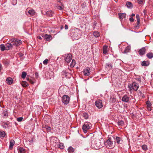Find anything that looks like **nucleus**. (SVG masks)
Returning a JSON list of instances; mask_svg holds the SVG:
<instances>
[{"mask_svg":"<svg viewBox=\"0 0 153 153\" xmlns=\"http://www.w3.org/2000/svg\"><path fill=\"white\" fill-rule=\"evenodd\" d=\"M79 30L77 29L73 30L70 33V36L74 40H77L80 37V35L79 33Z\"/></svg>","mask_w":153,"mask_h":153,"instance_id":"obj_1","label":"nucleus"},{"mask_svg":"<svg viewBox=\"0 0 153 153\" xmlns=\"http://www.w3.org/2000/svg\"><path fill=\"white\" fill-rule=\"evenodd\" d=\"M9 42H11L13 45L15 46H18L21 45L22 43V41L19 39H17L12 38L9 41Z\"/></svg>","mask_w":153,"mask_h":153,"instance_id":"obj_2","label":"nucleus"},{"mask_svg":"<svg viewBox=\"0 0 153 153\" xmlns=\"http://www.w3.org/2000/svg\"><path fill=\"white\" fill-rule=\"evenodd\" d=\"M103 144H101V142L100 140L96 141L94 144L92 143L91 146L95 149H98L101 148L103 146Z\"/></svg>","mask_w":153,"mask_h":153,"instance_id":"obj_3","label":"nucleus"},{"mask_svg":"<svg viewBox=\"0 0 153 153\" xmlns=\"http://www.w3.org/2000/svg\"><path fill=\"white\" fill-rule=\"evenodd\" d=\"M91 125L90 123L88 122H85L82 126V129L84 133H86L87 131L90 129Z\"/></svg>","mask_w":153,"mask_h":153,"instance_id":"obj_4","label":"nucleus"},{"mask_svg":"<svg viewBox=\"0 0 153 153\" xmlns=\"http://www.w3.org/2000/svg\"><path fill=\"white\" fill-rule=\"evenodd\" d=\"M128 86L130 90H133L137 91L139 87V85L136 82H133L131 85H128Z\"/></svg>","mask_w":153,"mask_h":153,"instance_id":"obj_5","label":"nucleus"},{"mask_svg":"<svg viewBox=\"0 0 153 153\" xmlns=\"http://www.w3.org/2000/svg\"><path fill=\"white\" fill-rule=\"evenodd\" d=\"M104 144L106 146V147L109 149H111L114 146L113 144V143L111 140L110 139H108L106 142H105Z\"/></svg>","mask_w":153,"mask_h":153,"instance_id":"obj_6","label":"nucleus"},{"mask_svg":"<svg viewBox=\"0 0 153 153\" xmlns=\"http://www.w3.org/2000/svg\"><path fill=\"white\" fill-rule=\"evenodd\" d=\"M70 100V97L68 96L64 95L62 97V101L63 103L66 105L68 103Z\"/></svg>","mask_w":153,"mask_h":153,"instance_id":"obj_7","label":"nucleus"},{"mask_svg":"<svg viewBox=\"0 0 153 153\" xmlns=\"http://www.w3.org/2000/svg\"><path fill=\"white\" fill-rule=\"evenodd\" d=\"M64 57L65 61L67 63L70 62L71 61L72 58V56L71 54H65Z\"/></svg>","mask_w":153,"mask_h":153,"instance_id":"obj_8","label":"nucleus"},{"mask_svg":"<svg viewBox=\"0 0 153 153\" xmlns=\"http://www.w3.org/2000/svg\"><path fill=\"white\" fill-rule=\"evenodd\" d=\"M95 105L98 108H101L103 106L102 101L100 100H97L96 101Z\"/></svg>","mask_w":153,"mask_h":153,"instance_id":"obj_9","label":"nucleus"},{"mask_svg":"<svg viewBox=\"0 0 153 153\" xmlns=\"http://www.w3.org/2000/svg\"><path fill=\"white\" fill-rule=\"evenodd\" d=\"M10 123L8 121L2 122L1 125L3 128H7L10 125Z\"/></svg>","mask_w":153,"mask_h":153,"instance_id":"obj_10","label":"nucleus"},{"mask_svg":"<svg viewBox=\"0 0 153 153\" xmlns=\"http://www.w3.org/2000/svg\"><path fill=\"white\" fill-rule=\"evenodd\" d=\"M84 75L85 76H88L90 74V69L89 68H86L83 71Z\"/></svg>","mask_w":153,"mask_h":153,"instance_id":"obj_11","label":"nucleus"},{"mask_svg":"<svg viewBox=\"0 0 153 153\" xmlns=\"http://www.w3.org/2000/svg\"><path fill=\"white\" fill-rule=\"evenodd\" d=\"M47 41H50L52 39V36L50 35L45 34L42 36Z\"/></svg>","mask_w":153,"mask_h":153,"instance_id":"obj_12","label":"nucleus"},{"mask_svg":"<svg viewBox=\"0 0 153 153\" xmlns=\"http://www.w3.org/2000/svg\"><path fill=\"white\" fill-rule=\"evenodd\" d=\"M146 51V49L145 47H143L139 50L138 52L140 56H142L145 54Z\"/></svg>","mask_w":153,"mask_h":153,"instance_id":"obj_13","label":"nucleus"},{"mask_svg":"<svg viewBox=\"0 0 153 153\" xmlns=\"http://www.w3.org/2000/svg\"><path fill=\"white\" fill-rule=\"evenodd\" d=\"M6 50H8L12 49L13 48V45L11 42L7 43L6 45Z\"/></svg>","mask_w":153,"mask_h":153,"instance_id":"obj_14","label":"nucleus"},{"mask_svg":"<svg viewBox=\"0 0 153 153\" xmlns=\"http://www.w3.org/2000/svg\"><path fill=\"white\" fill-rule=\"evenodd\" d=\"M129 100V97L126 95H125L122 99V101L125 102H128Z\"/></svg>","mask_w":153,"mask_h":153,"instance_id":"obj_15","label":"nucleus"},{"mask_svg":"<svg viewBox=\"0 0 153 153\" xmlns=\"http://www.w3.org/2000/svg\"><path fill=\"white\" fill-rule=\"evenodd\" d=\"M6 80L7 82V83L8 85H11L13 83V79L10 77H8L7 78Z\"/></svg>","mask_w":153,"mask_h":153,"instance_id":"obj_16","label":"nucleus"},{"mask_svg":"<svg viewBox=\"0 0 153 153\" xmlns=\"http://www.w3.org/2000/svg\"><path fill=\"white\" fill-rule=\"evenodd\" d=\"M119 17L122 21L126 17V14L125 13H119L118 14Z\"/></svg>","mask_w":153,"mask_h":153,"instance_id":"obj_17","label":"nucleus"},{"mask_svg":"<svg viewBox=\"0 0 153 153\" xmlns=\"http://www.w3.org/2000/svg\"><path fill=\"white\" fill-rule=\"evenodd\" d=\"M18 153H25L26 151L25 149L22 147H19L18 149Z\"/></svg>","mask_w":153,"mask_h":153,"instance_id":"obj_18","label":"nucleus"},{"mask_svg":"<svg viewBox=\"0 0 153 153\" xmlns=\"http://www.w3.org/2000/svg\"><path fill=\"white\" fill-rule=\"evenodd\" d=\"M149 64V62L147 61H143L141 62V65L142 66H148Z\"/></svg>","mask_w":153,"mask_h":153,"instance_id":"obj_19","label":"nucleus"},{"mask_svg":"<svg viewBox=\"0 0 153 153\" xmlns=\"http://www.w3.org/2000/svg\"><path fill=\"white\" fill-rule=\"evenodd\" d=\"M115 142H116L118 144H120L122 143V140L120 137H116Z\"/></svg>","mask_w":153,"mask_h":153,"instance_id":"obj_20","label":"nucleus"},{"mask_svg":"<svg viewBox=\"0 0 153 153\" xmlns=\"http://www.w3.org/2000/svg\"><path fill=\"white\" fill-rule=\"evenodd\" d=\"M2 115L4 118H7L8 115V112L7 111H4L2 113Z\"/></svg>","mask_w":153,"mask_h":153,"instance_id":"obj_21","label":"nucleus"},{"mask_svg":"<svg viewBox=\"0 0 153 153\" xmlns=\"http://www.w3.org/2000/svg\"><path fill=\"white\" fill-rule=\"evenodd\" d=\"M6 135V133L5 131L2 130H0V137L3 138L5 137Z\"/></svg>","mask_w":153,"mask_h":153,"instance_id":"obj_22","label":"nucleus"},{"mask_svg":"<svg viewBox=\"0 0 153 153\" xmlns=\"http://www.w3.org/2000/svg\"><path fill=\"white\" fill-rule=\"evenodd\" d=\"M106 68H109L110 69H111L112 68V65L110 63H108L106 64L105 66Z\"/></svg>","mask_w":153,"mask_h":153,"instance_id":"obj_23","label":"nucleus"},{"mask_svg":"<svg viewBox=\"0 0 153 153\" xmlns=\"http://www.w3.org/2000/svg\"><path fill=\"white\" fill-rule=\"evenodd\" d=\"M146 56L149 59H152L153 57V53L152 52L148 53L146 54Z\"/></svg>","mask_w":153,"mask_h":153,"instance_id":"obj_24","label":"nucleus"},{"mask_svg":"<svg viewBox=\"0 0 153 153\" xmlns=\"http://www.w3.org/2000/svg\"><path fill=\"white\" fill-rule=\"evenodd\" d=\"M53 13V12L51 10L47 11L46 13V14L49 16H52Z\"/></svg>","mask_w":153,"mask_h":153,"instance_id":"obj_25","label":"nucleus"},{"mask_svg":"<svg viewBox=\"0 0 153 153\" xmlns=\"http://www.w3.org/2000/svg\"><path fill=\"white\" fill-rule=\"evenodd\" d=\"M58 147L61 149H63L64 148V146L63 143L59 142L58 145Z\"/></svg>","mask_w":153,"mask_h":153,"instance_id":"obj_26","label":"nucleus"},{"mask_svg":"<svg viewBox=\"0 0 153 153\" xmlns=\"http://www.w3.org/2000/svg\"><path fill=\"white\" fill-rule=\"evenodd\" d=\"M15 142L13 140H11L10 141L9 148H12Z\"/></svg>","mask_w":153,"mask_h":153,"instance_id":"obj_27","label":"nucleus"},{"mask_svg":"<svg viewBox=\"0 0 153 153\" xmlns=\"http://www.w3.org/2000/svg\"><path fill=\"white\" fill-rule=\"evenodd\" d=\"M76 61L74 59H73L70 65V67L71 68H73L76 64Z\"/></svg>","mask_w":153,"mask_h":153,"instance_id":"obj_28","label":"nucleus"},{"mask_svg":"<svg viewBox=\"0 0 153 153\" xmlns=\"http://www.w3.org/2000/svg\"><path fill=\"white\" fill-rule=\"evenodd\" d=\"M93 34L95 37H97L100 35L99 33L97 31H94Z\"/></svg>","mask_w":153,"mask_h":153,"instance_id":"obj_29","label":"nucleus"},{"mask_svg":"<svg viewBox=\"0 0 153 153\" xmlns=\"http://www.w3.org/2000/svg\"><path fill=\"white\" fill-rule=\"evenodd\" d=\"M28 13L31 15H33L35 14V12L33 10H31L28 11Z\"/></svg>","mask_w":153,"mask_h":153,"instance_id":"obj_30","label":"nucleus"},{"mask_svg":"<svg viewBox=\"0 0 153 153\" xmlns=\"http://www.w3.org/2000/svg\"><path fill=\"white\" fill-rule=\"evenodd\" d=\"M0 48L2 51L6 50V46H5L4 44H1L0 45Z\"/></svg>","mask_w":153,"mask_h":153,"instance_id":"obj_31","label":"nucleus"},{"mask_svg":"<svg viewBox=\"0 0 153 153\" xmlns=\"http://www.w3.org/2000/svg\"><path fill=\"white\" fill-rule=\"evenodd\" d=\"M130 50V47L129 46L127 47L125 49L124 52L125 53H127L129 52Z\"/></svg>","mask_w":153,"mask_h":153,"instance_id":"obj_32","label":"nucleus"},{"mask_svg":"<svg viewBox=\"0 0 153 153\" xmlns=\"http://www.w3.org/2000/svg\"><path fill=\"white\" fill-rule=\"evenodd\" d=\"M21 84L22 86L24 87H27L28 85V83L25 81L23 82Z\"/></svg>","mask_w":153,"mask_h":153,"instance_id":"obj_33","label":"nucleus"},{"mask_svg":"<svg viewBox=\"0 0 153 153\" xmlns=\"http://www.w3.org/2000/svg\"><path fill=\"white\" fill-rule=\"evenodd\" d=\"M126 5L127 7L129 8L131 7L132 6L131 3L130 2H127Z\"/></svg>","mask_w":153,"mask_h":153,"instance_id":"obj_34","label":"nucleus"},{"mask_svg":"<svg viewBox=\"0 0 153 153\" xmlns=\"http://www.w3.org/2000/svg\"><path fill=\"white\" fill-rule=\"evenodd\" d=\"M68 151L70 152H73L74 151V149L71 146L69 147L68 149Z\"/></svg>","mask_w":153,"mask_h":153,"instance_id":"obj_35","label":"nucleus"},{"mask_svg":"<svg viewBox=\"0 0 153 153\" xmlns=\"http://www.w3.org/2000/svg\"><path fill=\"white\" fill-rule=\"evenodd\" d=\"M103 53L104 54L106 53L107 52V47L106 46H104L103 47Z\"/></svg>","mask_w":153,"mask_h":153,"instance_id":"obj_36","label":"nucleus"},{"mask_svg":"<svg viewBox=\"0 0 153 153\" xmlns=\"http://www.w3.org/2000/svg\"><path fill=\"white\" fill-rule=\"evenodd\" d=\"M27 75V73L26 72H22V77L23 79H24L25 78Z\"/></svg>","mask_w":153,"mask_h":153,"instance_id":"obj_37","label":"nucleus"},{"mask_svg":"<svg viewBox=\"0 0 153 153\" xmlns=\"http://www.w3.org/2000/svg\"><path fill=\"white\" fill-rule=\"evenodd\" d=\"M82 116L85 119H87L88 118V115L86 113H84L83 114Z\"/></svg>","mask_w":153,"mask_h":153,"instance_id":"obj_38","label":"nucleus"},{"mask_svg":"<svg viewBox=\"0 0 153 153\" xmlns=\"http://www.w3.org/2000/svg\"><path fill=\"white\" fill-rule=\"evenodd\" d=\"M118 124L119 126H123L124 124V121L123 120H120L118 122Z\"/></svg>","mask_w":153,"mask_h":153,"instance_id":"obj_39","label":"nucleus"},{"mask_svg":"<svg viewBox=\"0 0 153 153\" xmlns=\"http://www.w3.org/2000/svg\"><path fill=\"white\" fill-rule=\"evenodd\" d=\"M142 147L144 151H146L147 149V146L146 145H143L142 146Z\"/></svg>","mask_w":153,"mask_h":153,"instance_id":"obj_40","label":"nucleus"},{"mask_svg":"<svg viewBox=\"0 0 153 153\" xmlns=\"http://www.w3.org/2000/svg\"><path fill=\"white\" fill-rule=\"evenodd\" d=\"M27 80L30 82L31 84H33L34 83V82L31 79H29V78L27 77Z\"/></svg>","mask_w":153,"mask_h":153,"instance_id":"obj_41","label":"nucleus"},{"mask_svg":"<svg viewBox=\"0 0 153 153\" xmlns=\"http://www.w3.org/2000/svg\"><path fill=\"white\" fill-rule=\"evenodd\" d=\"M146 104L147 105V107H151L152 105L150 103V102L149 101H147L146 102Z\"/></svg>","mask_w":153,"mask_h":153,"instance_id":"obj_42","label":"nucleus"},{"mask_svg":"<svg viewBox=\"0 0 153 153\" xmlns=\"http://www.w3.org/2000/svg\"><path fill=\"white\" fill-rule=\"evenodd\" d=\"M48 59H45L43 62V64L44 65H47L48 63Z\"/></svg>","mask_w":153,"mask_h":153,"instance_id":"obj_43","label":"nucleus"},{"mask_svg":"<svg viewBox=\"0 0 153 153\" xmlns=\"http://www.w3.org/2000/svg\"><path fill=\"white\" fill-rule=\"evenodd\" d=\"M62 74L65 75L66 77L67 76V74H68L67 72H66L64 70L62 71Z\"/></svg>","mask_w":153,"mask_h":153,"instance_id":"obj_44","label":"nucleus"},{"mask_svg":"<svg viewBox=\"0 0 153 153\" xmlns=\"http://www.w3.org/2000/svg\"><path fill=\"white\" fill-rule=\"evenodd\" d=\"M135 79L139 82H141V79L140 77L136 78H135Z\"/></svg>","mask_w":153,"mask_h":153,"instance_id":"obj_45","label":"nucleus"},{"mask_svg":"<svg viewBox=\"0 0 153 153\" xmlns=\"http://www.w3.org/2000/svg\"><path fill=\"white\" fill-rule=\"evenodd\" d=\"M23 120V118L22 117H20L18 118L17 119V120L18 122H21Z\"/></svg>","mask_w":153,"mask_h":153,"instance_id":"obj_46","label":"nucleus"},{"mask_svg":"<svg viewBox=\"0 0 153 153\" xmlns=\"http://www.w3.org/2000/svg\"><path fill=\"white\" fill-rule=\"evenodd\" d=\"M56 7H57V9H58V10H62L63 9L62 7L61 6H56Z\"/></svg>","mask_w":153,"mask_h":153,"instance_id":"obj_47","label":"nucleus"},{"mask_svg":"<svg viewBox=\"0 0 153 153\" xmlns=\"http://www.w3.org/2000/svg\"><path fill=\"white\" fill-rule=\"evenodd\" d=\"M136 17L137 20V21L140 20L139 16L138 15V14L137 15H136Z\"/></svg>","mask_w":153,"mask_h":153,"instance_id":"obj_48","label":"nucleus"},{"mask_svg":"<svg viewBox=\"0 0 153 153\" xmlns=\"http://www.w3.org/2000/svg\"><path fill=\"white\" fill-rule=\"evenodd\" d=\"M35 76L36 78L37 79L39 77V74L37 72H36L35 73Z\"/></svg>","mask_w":153,"mask_h":153,"instance_id":"obj_49","label":"nucleus"},{"mask_svg":"<svg viewBox=\"0 0 153 153\" xmlns=\"http://www.w3.org/2000/svg\"><path fill=\"white\" fill-rule=\"evenodd\" d=\"M46 129L49 131H50L51 130V128L50 127L47 126L46 127Z\"/></svg>","mask_w":153,"mask_h":153,"instance_id":"obj_50","label":"nucleus"},{"mask_svg":"<svg viewBox=\"0 0 153 153\" xmlns=\"http://www.w3.org/2000/svg\"><path fill=\"white\" fill-rule=\"evenodd\" d=\"M129 20L131 22H133L134 21V19L133 17H131L129 18Z\"/></svg>","mask_w":153,"mask_h":153,"instance_id":"obj_51","label":"nucleus"},{"mask_svg":"<svg viewBox=\"0 0 153 153\" xmlns=\"http://www.w3.org/2000/svg\"><path fill=\"white\" fill-rule=\"evenodd\" d=\"M138 2V3L140 4H141L143 2V0H137Z\"/></svg>","mask_w":153,"mask_h":153,"instance_id":"obj_52","label":"nucleus"},{"mask_svg":"<svg viewBox=\"0 0 153 153\" xmlns=\"http://www.w3.org/2000/svg\"><path fill=\"white\" fill-rule=\"evenodd\" d=\"M147 109L149 111H151V107H147Z\"/></svg>","mask_w":153,"mask_h":153,"instance_id":"obj_53","label":"nucleus"},{"mask_svg":"<svg viewBox=\"0 0 153 153\" xmlns=\"http://www.w3.org/2000/svg\"><path fill=\"white\" fill-rule=\"evenodd\" d=\"M140 20H138L137 21V25L136 26V27H138V25H139V24H140Z\"/></svg>","mask_w":153,"mask_h":153,"instance_id":"obj_54","label":"nucleus"},{"mask_svg":"<svg viewBox=\"0 0 153 153\" xmlns=\"http://www.w3.org/2000/svg\"><path fill=\"white\" fill-rule=\"evenodd\" d=\"M65 29H66V30H67L68 29V26L67 25H65Z\"/></svg>","mask_w":153,"mask_h":153,"instance_id":"obj_55","label":"nucleus"},{"mask_svg":"<svg viewBox=\"0 0 153 153\" xmlns=\"http://www.w3.org/2000/svg\"><path fill=\"white\" fill-rule=\"evenodd\" d=\"M143 12L144 13V15L146 14V12H147L146 10V9H144V10L143 11Z\"/></svg>","mask_w":153,"mask_h":153,"instance_id":"obj_56","label":"nucleus"},{"mask_svg":"<svg viewBox=\"0 0 153 153\" xmlns=\"http://www.w3.org/2000/svg\"><path fill=\"white\" fill-rule=\"evenodd\" d=\"M37 38L38 39H42V38L40 36H37Z\"/></svg>","mask_w":153,"mask_h":153,"instance_id":"obj_57","label":"nucleus"},{"mask_svg":"<svg viewBox=\"0 0 153 153\" xmlns=\"http://www.w3.org/2000/svg\"><path fill=\"white\" fill-rule=\"evenodd\" d=\"M135 15V14H134V13H132L131 15V16H134Z\"/></svg>","mask_w":153,"mask_h":153,"instance_id":"obj_58","label":"nucleus"},{"mask_svg":"<svg viewBox=\"0 0 153 153\" xmlns=\"http://www.w3.org/2000/svg\"><path fill=\"white\" fill-rule=\"evenodd\" d=\"M1 65L0 64V71L1 70Z\"/></svg>","mask_w":153,"mask_h":153,"instance_id":"obj_59","label":"nucleus"},{"mask_svg":"<svg viewBox=\"0 0 153 153\" xmlns=\"http://www.w3.org/2000/svg\"><path fill=\"white\" fill-rule=\"evenodd\" d=\"M57 0L58 2H60V0Z\"/></svg>","mask_w":153,"mask_h":153,"instance_id":"obj_60","label":"nucleus"}]
</instances>
